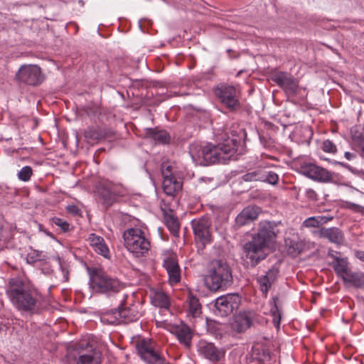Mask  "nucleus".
I'll return each instance as SVG.
<instances>
[{"instance_id": "obj_46", "label": "nucleus", "mask_w": 364, "mask_h": 364, "mask_svg": "<svg viewBox=\"0 0 364 364\" xmlns=\"http://www.w3.org/2000/svg\"><path fill=\"white\" fill-rule=\"evenodd\" d=\"M42 252L34 250L33 252L28 253L26 256V261L28 264H34L38 261L43 260Z\"/></svg>"}, {"instance_id": "obj_1", "label": "nucleus", "mask_w": 364, "mask_h": 364, "mask_svg": "<svg viewBox=\"0 0 364 364\" xmlns=\"http://www.w3.org/2000/svg\"><path fill=\"white\" fill-rule=\"evenodd\" d=\"M247 133L245 129H240L237 135L232 133L222 134L215 144L208 142L197 150L196 156L192 157L197 164L208 166L215 164H228L231 161H237L242 154L240 147L245 144Z\"/></svg>"}, {"instance_id": "obj_6", "label": "nucleus", "mask_w": 364, "mask_h": 364, "mask_svg": "<svg viewBox=\"0 0 364 364\" xmlns=\"http://www.w3.org/2000/svg\"><path fill=\"white\" fill-rule=\"evenodd\" d=\"M66 357L75 364H101L102 352L95 343H66Z\"/></svg>"}, {"instance_id": "obj_31", "label": "nucleus", "mask_w": 364, "mask_h": 364, "mask_svg": "<svg viewBox=\"0 0 364 364\" xmlns=\"http://www.w3.org/2000/svg\"><path fill=\"white\" fill-rule=\"evenodd\" d=\"M287 252L292 257L298 256L304 250V244L300 240L289 239L285 240Z\"/></svg>"}, {"instance_id": "obj_39", "label": "nucleus", "mask_w": 364, "mask_h": 364, "mask_svg": "<svg viewBox=\"0 0 364 364\" xmlns=\"http://www.w3.org/2000/svg\"><path fill=\"white\" fill-rule=\"evenodd\" d=\"M252 353L257 356L259 360L264 361L265 360L270 359V351L264 346L257 347L252 346Z\"/></svg>"}, {"instance_id": "obj_36", "label": "nucleus", "mask_w": 364, "mask_h": 364, "mask_svg": "<svg viewBox=\"0 0 364 364\" xmlns=\"http://www.w3.org/2000/svg\"><path fill=\"white\" fill-rule=\"evenodd\" d=\"M188 314L190 315H191L193 317H196L197 316L201 314V305L196 296L190 294L188 296Z\"/></svg>"}, {"instance_id": "obj_21", "label": "nucleus", "mask_w": 364, "mask_h": 364, "mask_svg": "<svg viewBox=\"0 0 364 364\" xmlns=\"http://www.w3.org/2000/svg\"><path fill=\"white\" fill-rule=\"evenodd\" d=\"M203 343V346H199V351L205 358L218 362L225 355V350L223 348H216L213 343Z\"/></svg>"}, {"instance_id": "obj_11", "label": "nucleus", "mask_w": 364, "mask_h": 364, "mask_svg": "<svg viewBox=\"0 0 364 364\" xmlns=\"http://www.w3.org/2000/svg\"><path fill=\"white\" fill-rule=\"evenodd\" d=\"M297 172L314 181L328 183L331 181V171L314 162L301 163L297 168Z\"/></svg>"}, {"instance_id": "obj_9", "label": "nucleus", "mask_w": 364, "mask_h": 364, "mask_svg": "<svg viewBox=\"0 0 364 364\" xmlns=\"http://www.w3.org/2000/svg\"><path fill=\"white\" fill-rule=\"evenodd\" d=\"M241 303V296L238 294L221 295L210 304L213 313L220 317H226L237 310Z\"/></svg>"}, {"instance_id": "obj_54", "label": "nucleus", "mask_w": 364, "mask_h": 364, "mask_svg": "<svg viewBox=\"0 0 364 364\" xmlns=\"http://www.w3.org/2000/svg\"><path fill=\"white\" fill-rule=\"evenodd\" d=\"M203 78L208 80H213L215 78L214 73V67L210 68L205 73H203Z\"/></svg>"}, {"instance_id": "obj_23", "label": "nucleus", "mask_w": 364, "mask_h": 364, "mask_svg": "<svg viewBox=\"0 0 364 364\" xmlns=\"http://www.w3.org/2000/svg\"><path fill=\"white\" fill-rule=\"evenodd\" d=\"M163 267L168 273L170 282L173 283L180 282V267L176 259L170 257H166L163 262Z\"/></svg>"}, {"instance_id": "obj_8", "label": "nucleus", "mask_w": 364, "mask_h": 364, "mask_svg": "<svg viewBox=\"0 0 364 364\" xmlns=\"http://www.w3.org/2000/svg\"><path fill=\"white\" fill-rule=\"evenodd\" d=\"M139 307V305L134 304L129 306H124L121 304L117 308L105 311L104 316L101 317V321L105 323L115 324L117 322V316H119L120 321L124 323L136 321L142 316Z\"/></svg>"}, {"instance_id": "obj_18", "label": "nucleus", "mask_w": 364, "mask_h": 364, "mask_svg": "<svg viewBox=\"0 0 364 364\" xmlns=\"http://www.w3.org/2000/svg\"><path fill=\"white\" fill-rule=\"evenodd\" d=\"M97 195L101 200L102 205L105 209L111 207L122 195L105 185H100L97 187Z\"/></svg>"}, {"instance_id": "obj_34", "label": "nucleus", "mask_w": 364, "mask_h": 364, "mask_svg": "<svg viewBox=\"0 0 364 364\" xmlns=\"http://www.w3.org/2000/svg\"><path fill=\"white\" fill-rule=\"evenodd\" d=\"M53 259L55 260L59 265V269L63 274V282H68L70 268V262L58 255L53 256Z\"/></svg>"}, {"instance_id": "obj_29", "label": "nucleus", "mask_w": 364, "mask_h": 364, "mask_svg": "<svg viewBox=\"0 0 364 364\" xmlns=\"http://www.w3.org/2000/svg\"><path fill=\"white\" fill-rule=\"evenodd\" d=\"M122 237L124 246L134 240H139L145 237L144 233L141 229L134 228L126 230Z\"/></svg>"}, {"instance_id": "obj_52", "label": "nucleus", "mask_w": 364, "mask_h": 364, "mask_svg": "<svg viewBox=\"0 0 364 364\" xmlns=\"http://www.w3.org/2000/svg\"><path fill=\"white\" fill-rule=\"evenodd\" d=\"M331 181H328V183H331L336 184V185H343V186H348V183H341L340 181V176L338 173L331 171Z\"/></svg>"}, {"instance_id": "obj_13", "label": "nucleus", "mask_w": 364, "mask_h": 364, "mask_svg": "<svg viewBox=\"0 0 364 364\" xmlns=\"http://www.w3.org/2000/svg\"><path fill=\"white\" fill-rule=\"evenodd\" d=\"M256 318L257 314L254 311H240L234 316L231 328L237 333H243L254 325Z\"/></svg>"}, {"instance_id": "obj_5", "label": "nucleus", "mask_w": 364, "mask_h": 364, "mask_svg": "<svg viewBox=\"0 0 364 364\" xmlns=\"http://www.w3.org/2000/svg\"><path fill=\"white\" fill-rule=\"evenodd\" d=\"M203 281L211 291H225L233 283L232 269L227 261L215 259L212 261Z\"/></svg>"}, {"instance_id": "obj_7", "label": "nucleus", "mask_w": 364, "mask_h": 364, "mask_svg": "<svg viewBox=\"0 0 364 364\" xmlns=\"http://www.w3.org/2000/svg\"><path fill=\"white\" fill-rule=\"evenodd\" d=\"M214 96L218 100L222 109V113H237L241 109L242 105L240 101V92L233 85L219 82L213 89Z\"/></svg>"}, {"instance_id": "obj_27", "label": "nucleus", "mask_w": 364, "mask_h": 364, "mask_svg": "<svg viewBox=\"0 0 364 364\" xmlns=\"http://www.w3.org/2000/svg\"><path fill=\"white\" fill-rule=\"evenodd\" d=\"M171 333H173L178 341H190L193 334L191 328L183 321L179 325L173 326Z\"/></svg>"}, {"instance_id": "obj_55", "label": "nucleus", "mask_w": 364, "mask_h": 364, "mask_svg": "<svg viewBox=\"0 0 364 364\" xmlns=\"http://www.w3.org/2000/svg\"><path fill=\"white\" fill-rule=\"evenodd\" d=\"M306 196L309 199V200H314V201H316L318 200L317 198V193H316V191L311 188H308L306 189Z\"/></svg>"}, {"instance_id": "obj_32", "label": "nucleus", "mask_w": 364, "mask_h": 364, "mask_svg": "<svg viewBox=\"0 0 364 364\" xmlns=\"http://www.w3.org/2000/svg\"><path fill=\"white\" fill-rule=\"evenodd\" d=\"M164 220L171 234L175 237H178L179 232V223L177 218L173 215L165 213Z\"/></svg>"}, {"instance_id": "obj_24", "label": "nucleus", "mask_w": 364, "mask_h": 364, "mask_svg": "<svg viewBox=\"0 0 364 364\" xmlns=\"http://www.w3.org/2000/svg\"><path fill=\"white\" fill-rule=\"evenodd\" d=\"M342 280L348 288L360 289L364 287V273L350 270L343 277Z\"/></svg>"}, {"instance_id": "obj_63", "label": "nucleus", "mask_w": 364, "mask_h": 364, "mask_svg": "<svg viewBox=\"0 0 364 364\" xmlns=\"http://www.w3.org/2000/svg\"><path fill=\"white\" fill-rule=\"evenodd\" d=\"M323 159L328 161L330 164H333V165H338V163L340 162V161H338L336 160H331V159H326V158H323Z\"/></svg>"}, {"instance_id": "obj_28", "label": "nucleus", "mask_w": 364, "mask_h": 364, "mask_svg": "<svg viewBox=\"0 0 364 364\" xmlns=\"http://www.w3.org/2000/svg\"><path fill=\"white\" fill-rule=\"evenodd\" d=\"M348 259L346 257L335 258V261L332 262V267L336 274L343 279L348 272L350 271L348 268Z\"/></svg>"}, {"instance_id": "obj_59", "label": "nucleus", "mask_w": 364, "mask_h": 364, "mask_svg": "<svg viewBox=\"0 0 364 364\" xmlns=\"http://www.w3.org/2000/svg\"><path fill=\"white\" fill-rule=\"evenodd\" d=\"M40 230H41V231H42V232H43L45 233V235H47V236L50 237V238H52V239H53V240H57V239H56V237L54 236V235H53L51 232H50V231H48V230H44V229H43V228H42V225H40Z\"/></svg>"}, {"instance_id": "obj_61", "label": "nucleus", "mask_w": 364, "mask_h": 364, "mask_svg": "<svg viewBox=\"0 0 364 364\" xmlns=\"http://www.w3.org/2000/svg\"><path fill=\"white\" fill-rule=\"evenodd\" d=\"M322 44L324 46H326V48H328V49H330L334 53H336L337 55H339L338 50L336 48H333L332 46H331L330 45H328V44H327L326 43H323Z\"/></svg>"}, {"instance_id": "obj_49", "label": "nucleus", "mask_w": 364, "mask_h": 364, "mask_svg": "<svg viewBox=\"0 0 364 364\" xmlns=\"http://www.w3.org/2000/svg\"><path fill=\"white\" fill-rule=\"evenodd\" d=\"M257 133H258L259 141L263 145V146L264 148H270L272 146L273 140L270 136H269V135L267 134H260L259 132H257Z\"/></svg>"}, {"instance_id": "obj_60", "label": "nucleus", "mask_w": 364, "mask_h": 364, "mask_svg": "<svg viewBox=\"0 0 364 364\" xmlns=\"http://www.w3.org/2000/svg\"><path fill=\"white\" fill-rule=\"evenodd\" d=\"M344 156L347 160L350 161L355 158V154L349 151H346L344 153Z\"/></svg>"}, {"instance_id": "obj_4", "label": "nucleus", "mask_w": 364, "mask_h": 364, "mask_svg": "<svg viewBox=\"0 0 364 364\" xmlns=\"http://www.w3.org/2000/svg\"><path fill=\"white\" fill-rule=\"evenodd\" d=\"M89 288L94 294L112 298L124 288L123 283L116 277L109 275L97 267H87Z\"/></svg>"}, {"instance_id": "obj_25", "label": "nucleus", "mask_w": 364, "mask_h": 364, "mask_svg": "<svg viewBox=\"0 0 364 364\" xmlns=\"http://www.w3.org/2000/svg\"><path fill=\"white\" fill-rule=\"evenodd\" d=\"M83 136L87 142H95L105 139L107 131L98 126H90L84 129Z\"/></svg>"}, {"instance_id": "obj_33", "label": "nucleus", "mask_w": 364, "mask_h": 364, "mask_svg": "<svg viewBox=\"0 0 364 364\" xmlns=\"http://www.w3.org/2000/svg\"><path fill=\"white\" fill-rule=\"evenodd\" d=\"M16 196V191L14 188L6 183H0V198L4 203H11Z\"/></svg>"}, {"instance_id": "obj_62", "label": "nucleus", "mask_w": 364, "mask_h": 364, "mask_svg": "<svg viewBox=\"0 0 364 364\" xmlns=\"http://www.w3.org/2000/svg\"><path fill=\"white\" fill-rule=\"evenodd\" d=\"M356 255H357V257H358L360 260H361V261L364 262V252H363V251H358V252H357Z\"/></svg>"}, {"instance_id": "obj_48", "label": "nucleus", "mask_w": 364, "mask_h": 364, "mask_svg": "<svg viewBox=\"0 0 364 364\" xmlns=\"http://www.w3.org/2000/svg\"><path fill=\"white\" fill-rule=\"evenodd\" d=\"M322 149L326 153H336L337 151L336 146L332 141L329 139L324 140L322 143Z\"/></svg>"}, {"instance_id": "obj_19", "label": "nucleus", "mask_w": 364, "mask_h": 364, "mask_svg": "<svg viewBox=\"0 0 364 364\" xmlns=\"http://www.w3.org/2000/svg\"><path fill=\"white\" fill-rule=\"evenodd\" d=\"M352 145L360 151L361 157L364 158V124H359L353 126L350 130Z\"/></svg>"}, {"instance_id": "obj_58", "label": "nucleus", "mask_w": 364, "mask_h": 364, "mask_svg": "<svg viewBox=\"0 0 364 364\" xmlns=\"http://www.w3.org/2000/svg\"><path fill=\"white\" fill-rule=\"evenodd\" d=\"M340 254L339 252L334 251L333 250H329L328 252V256L333 259V261H335V258H340L336 255Z\"/></svg>"}, {"instance_id": "obj_17", "label": "nucleus", "mask_w": 364, "mask_h": 364, "mask_svg": "<svg viewBox=\"0 0 364 364\" xmlns=\"http://www.w3.org/2000/svg\"><path fill=\"white\" fill-rule=\"evenodd\" d=\"M144 138L151 139L156 144L161 145H168L171 141V136L169 132L158 127L145 128Z\"/></svg>"}, {"instance_id": "obj_10", "label": "nucleus", "mask_w": 364, "mask_h": 364, "mask_svg": "<svg viewBox=\"0 0 364 364\" xmlns=\"http://www.w3.org/2000/svg\"><path fill=\"white\" fill-rule=\"evenodd\" d=\"M16 79L20 83L37 86L44 80L41 68L37 65H23L16 74Z\"/></svg>"}, {"instance_id": "obj_53", "label": "nucleus", "mask_w": 364, "mask_h": 364, "mask_svg": "<svg viewBox=\"0 0 364 364\" xmlns=\"http://www.w3.org/2000/svg\"><path fill=\"white\" fill-rule=\"evenodd\" d=\"M66 210L73 215H80L81 213V210L74 204L68 205L66 207Z\"/></svg>"}, {"instance_id": "obj_50", "label": "nucleus", "mask_w": 364, "mask_h": 364, "mask_svg": "<svg viewBox=\"0 0 364 364\" xmlns=\"http://www.w3.org/2000/svg\"><path fill=\"white\" fill-rule=\"evenodd\" d=\"M88 240L90 242V246L94 248L95 245H97L99 243L102 242L104 238L101 236H98L95 233H91L89 235Z\"/></svg>"}, {"instance_id": "obj_3", "label": "nucleus", "mask_w": 364, "mask_h": 364, "mask_svg": "<svg viewBox=\"0 0 364 364\" xmlns=\"http://www.w3.org/2000/svg\"><path fill=\"white\" fill-rule=\"evenodd\" d=\"M6 294L13 306L21 314H35L41 305V293L32 284L21 277H14L8 280Z\"/></svg>"}, {"instance_id": "obj_43", "label": "nucleus", "mask_w": 364, "mask_h": 364, "mask_svg": "<svg viewBox=\"0 0 364 364\" xmlns=\"http://www.w3.org/2000/svg\"><path fill=\"white\" fill-rule=\"evenodd\" d=\"M93 250L96 253L102 255L106 259H109L110 257L109 250L105 240H103L102 242L99 243L97 245H95Z\"/></svg>"}, {"instance_id": "obj_38", "label": "nucleus", "mask_w": 364, "mask_h": 364, "mask_svg": "<svg viewBox=\"0 0 364 364\" xmlns=\"http://www.w3.org/2000/svg\"><path fill=\"white\" fill-rule=\"evenodd\" d=\"M279 181V176L277 173L272 171H267L263 168L262 182L270 184L277 185Z\"/></svg>"}, {"instance_id": "obj_30", "label": "nucleus", "mask_w": 364, "mask_h": 364, "mask_svg": "<svg viewBox=\"0 0 364 364\" xmlns=\"http://www.w3.org/2000/svg\"><path fill=\"white\" fill-rule=\"evenodd\" d=\"M278 301H279V295H277V294L273 296L272 297V300L270 301V306H271L270 313L273 317L272 323H274V326L276 328L279 327V324H280V321H281V316H282L281 311H280V309L277 304Z\"/></svg>"}, {"instance_id": "obj_64", "label": "nucleus", "mask_w": 364, "mask_h": 364, "mask_svg": "<svg viewBox=\"0 0 364 364\" xmlns=\"http://www.w3.org/2000/svg\"><path fill=\"white\" fill-rule=\"evenodd\" d=\"M142 19L139 20V28H140V30L142 31V32H145V29L143 28V26H142Z\"/></svg>"}, {"instance_id": "obj_41", "label": "nucleus", "mask_w": 364, "mask_h": 364, "mask_svg": "<svg viewBox=\"0 0 364 364\" xmlns=\"http://www.w3.org/2000/svg\"><path fill=\"white\" fill-rule=\"evenodd\" d=\"M302 135L304 136V139H301L298 141V143L301 144H305L307 145H309L311 143V139L313 135V132L311 128L309 127H305L303 129H301L300 131L296 132V135Z\"/></svg>"}, {"instance_id": "obj_35", "label": "nucleus", "mask_w": 364, "mask_h": 364, "mask_svg": "<svg viewBox=\"0 0 364 364\" xmlns=\"http://www.w3.org/2000/svg\"><path fill=\"white\" fill-rule=\"evenodd\" d=\"M263 168L259 167L248 171L241 176V180L245 182H262Z\"/></svg>"}, {"instance_id": "obj_12", "label": "nucleus", "mask_w": 364, "mask_h": 364, "mask_svg": "<svg viewBox=\"0 0 364 364\" xmlns=\"http://www.w3.org/2000/svg\"><path fill=\"white\" fill-rule=\"evenodd\" d=\"M271 79L284 91L286 95L290 96L296 95L299 84L290 73L279 71L272 75Z\"/></svg>"}, {"instance_id": "obj_45", "label": "nucleus", "mask_w": 364, "mask_h": 364, "mask_svg": "<svg viewBox=\"0 0 364 364\" xmlns=\"http://www.w3.org/2000/svg\"><path fill=\"white\" fill-rule=\"evenodd\" d=\"M342 208L349 209L355 213H364V207L361 206L358 204L349 202V201H342Z\"/></svg>"}, {"instance_id": "obj_57", "label": "nucleus", "mask_w": 364, "mask_h": 364, "mask_svg": "<svg viewBox=\"0 0 364 364\" xmlns=\"http://www.w3.org/2000/svg\"><path fill=\"white\" fill-rule=\"evenodd\" d=\"M338 165H339V166H342V167H344V168H346L348 169V170H349L350 172H352V173H355V171H356V169H355V168H353L352 166H350L348 164H347V163L341 162H341H339V163H338Z\"/></svg>"}, {"instance_id": "obj_51", "label": "nucleus", "mask_w": 364, "mask_h": 364, "mask_svg": "<svg viewBox=\"0 0 364 364\" xmlns=\"http://www.w3.org/2000/svg\"><path fill=\"white\" fill-rule=\"evenodd\" d=\"M303 225L306 228H316L319 225V221L314 217H309L303 222Z\"/></svg>"}, {"instance_id": "obj_15", "label": "nucleus", "mask_w": 364, "mask_h": 364, "mask_svg": "<svg viewBox=\"0 0 364 364\" xmlns=\"http://www.w3.org/2000/svg\"><path fill=\"white\" fill-rule=\"evenodd\" d=\"M191 223L196 240L201 242L203 246L210 243L211 238L208 220L203 217L198 220H192Z\"/></svg>"}, {"instance_id": "obj_44", "label": "nucleus", "mask_w": 364, "mask_h": 364, "mask_svg": "<svg viewBox=\"0 0 364 364\" xmlns=\"http://www.w3.org/2000/svg\"><path fill=\"white\" fill-rule=\"evenodd\" d=\"M124 85L129 88L139 90L144 86V80L141 79H132L128 77L124 78Z\"/></svg>"}, {"instance_id": "obj_37", "label": "nucleus", "mask_w": 364, "mask_h": 364, "mask_svg": "<svg viewBox=\"0 0 364 364\" xmlns=\"http://www.w3.org/2000/svg\"><path fill=\"white\" fill-rule=\"evenodd\" d=\"M154 302L156 306L164 309H168L171 304L168 296L162 291H156Z\"/></svg>"}, {"instance_id": "obj_40", "label": "nucleus", "mask_w": 364, "mask_h": 364, "mask_svg": "<svg viewBox=\"0 0 364 364\" xmlns=\"http://www.w3.org/2000/svg\"><path fill=\"white\" fill-rule=\"evenodd\" d=\"M33 174V169L30 166H25L18 172V180L23 182H27L31 179Z\"/></svg>"}, {"instance_id": "obj_26", "label": "nucleus", "mask_w": 364, "mask_h": 364, "mask_svg": "<svg viewBox=\"0 0 364 364\" xmlns=\"http://www.w3.org/2000/svg\"><path fill=\"white\" fill-rule=\"evenodd\" d=\"M320 235L322 237L328 239L331 242L340 245L344 241L343 232L337 227L321 228Z\"/></svg>"}, {"instance_id": "obj_47", "label": "nucleus", "mask_w": 364, "mask_h": 364, "mask_svg": "<svg viewBox=\"0 0 364 364\" xmlns=\"http://www.w3.org/2000/svg\"><path fill=\"white\" fill-rule=\"evenodd\" d=\"M173 166L168 164V163L163 162L161 165V171L163 179L169 178L174 176L173 172Z\"/></svg>"}, {"instance_id": "obj_16", "label": "nucleus", "mask_w": 364, "mask_h": 364, "mask_svg": "<svg viewBox=\"0 0 364 364\" xmlns=\"http://www.w3.org/2000/svg\"><path fill=\"white\" fill-rule=\"evenodd\" d=\"M279 274V268L276 264H274L264 275L257 277L256 280L259 285V289L265 297H267L272 286L277 282Z\"/></svg>"}, {"instance_id": "obj_2", "label": "nucleus", "mask_w": 364, "mask_h": 364, "mask_svg": "<svg viewBox=\"0 0 364 364\" xmlns=\"http://www.w3.org/2000/svg\"><path fill=\"white\" fill-rule=\"evenodd\" d=\"M281 221L261 220L255 232L251 234V240L243 245L247 264L253 268L265 259L270 252L274 250Z\"/></svg>"}, {"instance_id": "obj_42", "label": "nucleus", "mask_w": 364, "mask_h": 364, "mask_svg": "<svg viewBox=\"0 0 364 364\" xmlns=\"http://www.w3.org/2000/svg\"><path fill=\"white\" fill-rule=\"evenodd\" d=\"M52 225L58 226L63 232H67L70 230V224L67 221L58 217H53L50 219Z\"/></svg>"}, {"instance_id": "obj_22", "label": "nucleus", "mask_w": 364, "mask_h": 364, "mask_svg": "<svg viewBox=\"0 0 364 364\" xmlns=\"http://www.w3.org/2000/svg\"><path fill=\"white\" fill-rule=\"evenodd\" d=\"M162 188L166 195L174 196L182 191L183 181L174 175L163 179Z\"/></svg>"}, {"instance_id": "obj_14", "label": "nucleus", "mask_w": 364, "mask_h": 364, "mask_svg": "<svg viewBox=\"0 0 364 364\" xmlns=\"http://www.w3.org/2000/svg\"><path fill=\"white\" fill-rule=\"evenodd\" d=\"M261 212V208L257 205L245 207L235 218L234 229L237 230L241 227L250 225L258 218Z\"/></svg>"}, {"instance_id": "obj_56", "label": "nucleus", "mask_w": 364, "mask_h": 364, "mask_svg": "<svg viewBox=\"0 0 364 364\" xmlns=\"http://www.w3.org/2000/svg\"><path fill=\"white\" fill-rule=\"evenodd\" d=\"M41 272L45 275H50L53 273V269L49 266H45L41 268Z\"/></svg>"}, {"instance_id": "obj_20", "label": "nucleus", "mask_w": 364, "mask_h": 364, "mask_svg": "<svg viewBox=\"0 0 364 364\" xmlns=\"http://www.w3.org/2000/svg\"><path fill=\"white\" fill-rule=\"evenodd\" d=\"M135 257H145L150 248V242L146 238L134 240L124 246Z\"/></svg>"}]
</instances>
